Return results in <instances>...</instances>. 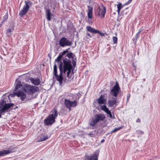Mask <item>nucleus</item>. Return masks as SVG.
Segmentation results:
<instances>
[{
    "instance_id": "obj_7",
    "label": "nucleus",
    "mask_w": 160,
    "mask_h": 160,
    "mask_svg": "<svg viewBox=\"0 0 160 160\" xmlns=\"http://www.w3.org/2000/svg\"><path fill=\"white\" fill-rule=\"evenodd\" d=\"M25 5L24 6L22 9L19 13V15L21 17L25 15L28 11L30 7L31 6L32 3L30 1H25Z\"/></svg>"
},
{
    "instance_id": "obj_8",
    "label": "nucleus",
    "mask_w": 160,
    "mask_h": 160,
    "mask_svg": "<svg viewBox=\"0 0 160 160\" xmlns=\"http://www.w3.org/2000/svg\"><path fill=\"white\" fill-rule=\"evenodd\" d=\"M120 91L121 88L118 83L116 82L115 85L111 89L110 93L112 96L116 98Z\"/></svg>"
},
{
    "instance_id": "obj_29",
    "label": "nucleus",
    "mask_w": 160,
    "mask_h": 160,
    "mask_svg": "<svg viewBox=\"0 0 160 160\" xmlns=\"http://www.w3.org/2000/svg\"><path fill=\"white\" fill-rule=\"evenodd\" d=\"M113 41L114 44H117L118 42V38L116 37H113Z\"/></svg>"
},
{
    "instance_id": "obj_26",
    "label": "nucleus",
    "mask_w": 160,
    "mask_h": 160,
    "mask_svg": "<svg viewBox=\"0 0 160 160\" xmlns=\"http://www.w3.org/2000/svg\"><path fill=\"white\" fill-rule=\"evenodd\" d=\"M116 103V101H109L108 104H109V106L111 107L115 104Z\"/></svg>"
},
{
    "instance_id": "obj_32",
    "label": "nucleus",
    "mask_w": 160,
    "mask_h": 160,
    "mask_svg": "<svg viewBox=\"0 0 160 160\" xmlns=\"http://www.w3.org/2000/svg\"><path fill=\"white\" fill-rule=\"evenodd\" d=\"M137 132L140 135H142L144 133V132L143 131L140 130L137 131Z\"/></svg>"
},
{
    "instance_id": "obj_35",
    "label": "nucleus",
    "mask_w": 160,
    "mask_h": 160,
    "mask_svg": "<svg viewBox=\"0 0 160 160\" xmlns=\"http://www.w3.org/2000/svg\"><path fill=\"white\" fill-rule=\"evenodd\" d=\"M132 0H128V1L125 3L126 5H128L132 1Z\"/></svg>"
},
{
    "instance_id": "obj_30",
    "label": "nucleus",
    "mask_w": 160,
    "mask_h": 160,
    "mask_svg": "<svg viewBox=\"0 0 160 160\" xmlns=\"http://www.w3.org/2000/svg\"><path fill=\"white\" fill-rule=\"evenodd\" d=\"M69 49V48H68L66 50L62 52H61V53L62 54V55H64L66 54V53H68L69 52L68 50Z\"/></svg>"
},
{
    "instance_id": "obj_1",
    "label": "nucleus",
    "mask_w": 160,
    "mask_h": 160,
    "mask_svg": "<svg viewBox=\"0 0 160 160\" xmlns=\"http://www.w3.org/2000/svg\"><path fill=\"white\" fill-rule=\"evenodd\" d=\"M22 86V84L21 82L18 80H16V85L14 88V91H15V93L13 94L5 93L3 96V99L1 100H10V97H13L16 95H17L18 97H20L22 100L25 99L26 97V95L22 91H18L17 92V90Z\"/></svg>"
},
{
    "instance_id": "obj_23",
    "label": "nucleus",
    "mask_w": 160,
    "mask_h": 160,
    "mask_svg": "<svg viewBox=\"0 0 160 160\" xmlns=\"http://www.w3.org/2000/svg\"><path fill=\"white\" fill-rule=\"evenodd\" d=\"M63 55L60 52L59 53V56L55 60V62H61V59L62 58Z\"/></svg>"
},
{
    "instance_id": "obj_13",
    "label": "nucleus",
    "mask_w": 160,
    "mask_h": 160,
    "mask_svg": "<svg viewBox=\"0 0 160 160\" xmlns=\"http://www.w3.org/2000/svg\"><path fill=\"white\" fill-rule=\"evenodd\" d=\"M65 105L69 109V110L70 111L71 107L76 106L77 104V101H65Z\"/></svg>"
},
{
    "instance_id": "obj_2",
    "label": "nucleus",
    "mask_w": 160,
    "mask_h": 160,
    "mask_svg": "<svg viewBox=\"0 0 160 160\" xmlns=\"http://www.w3.org/2000/svg\"><path fill=\"white\" fill-rule=\"evenodd\" d=\"M18 108L13 103H7L5 101H0V118L3 113L8 112Z\"/></svg>"
},
{
    "instance_id": "obj_10",
    "label": "nucleus",
    "mask_w": 160,
    "mask_h": 160,
    "mask_svg": "<svg viewBox=\"0 0 160 160\" xmlns=\"http://www.w3.org/2000/svg\"><path fill=\"white\" fill-rule=\"evenodd\" d=\"M106 11V8L102 4H101L97 9V11L98 12V15L101 18H104Z\"/></svg>"
},
{
    "instance_id": "obj_16",
    "label": "nucleus",
    "mask_w": 160,
    "mask_h": 160,
    "mask_svg": "<svg viewBox=\"0 0 160 160\" xmlns=\"http://www.w3.org/2000/svg\"><path fill=\"white\" fill-rule=\"evenodd\" d=\"M100 108L102 110L108 114L110 118H112V115L110 111L109 110L108 108H107V107L105 105H100Z\"/></svg>"
},
{
    "instance_id": "obj_9",
    "label": "nucleus",
    "mask_w": 160,
    "mask_h": 160,
    "mask_svg": "<svg viewBox=\"0 0 160 160\" xmlns=\"http://www.w3.org/2000/svg\"><path fill=\"white\" fill-rule=\"evenodd\" d=\"M59 69L60 70L59 75H58L57 74L55 75L56 79V80L59 82V83L60 85H62V81L63 79V77L62 76L63 74V68H62V62L59 65Z\"/></svg>"
},
{
    "instance_id": "obj_5",
    "label": "nucleus",
    "mask_w": 160,
    "mask_h": 160,
    "mask_svg": "<svg viewBox=\"0 0 160 160\" xmlns=\"http://www.w3.org/2000/svg\"><path fill=\"white\" fill-rule=\"evenodd\" d=\"M87 33H86V38L87 39H89L90 38H92V36L91 35L90 33L88 32V31L94 34L98 33L101 36H103L104 35L103 33L100 32L99 31L96 29L94 28H92L90 26H88L86 27Z\"/></svg>"
},
{
    "instance_id": "obj_34",
    "label": "nucleus",
    "mask_w": 160,
    "mask_h": 160,
    "mask_svg": "<svg viewBox=\"0 0 160 160\" xmlns=\"http://www.w3.org/2000/svg\"><path fill=\"white\" fill-rule=\"evenodd\" d=\"M142 30L141 29H139L138 30V32L136 34V35L138 36L140 34V33H141V32L142 31Z\"/></svg>"
},
{
    "instance_id": "obj_33",
    "label": "nucleus",
    "mask_w": 160,
    "mask_h": 160,
    "mask_svg": "<svg viewBox=\"0 0 160 160\" xmlns=\"http://www.w3.org/2000/svg\"><path fill=\"white\" fill-rule=\"evenodd\" d=\"M130 97V94L128 93L127 94V100H129Z\"/></svg>"
},
{
    "instance_id": "obj_43",
    "label": "nucleus",
    "mask_w": 160,
    "mask_h": 160,
    "mask_svg": "<svg viewBox=\"0 0 160 160\" xmlns=\"http://www.w3.org/2000/svg\"><path fill=\"white\" fill-rule=\"evenodd\" d=\"M64 100H68L66 99H65Z\"/></svg>"
},
{
    "instance_id": "obj_19",
    "label": "nucleus",
    "mask_w": 160,
    "mask_h": 160,
    "mask_svg": "<svg viewBox=\"0 0 160 160\" xmlns=\"http://www.w3.org/2000/svg\"><path fill=\"white\" fill-rule=\"evenodd\" d=\"M11 152L9 150H4L0 151V157L8 154Z\"/></svg>"
},
{
    "instance_id": "obj_44",
    "label": "nucleus",
    "mask_w": 160,
    "mask_h": 160,
    "mask_svg": "<svg viewBox=\"0 0 160 160\" xmlns=\"http://www.w3.org/2000/svg\"><path fill=\"white\" fill-rule=\"evenodd\" d=\"M78 95H80V94H79V93H78Z\"/></svg>"
},
{
    "instance_id": "obj_20",
    "label": "nucleus",
    "mask_w": 160,
    "mask_h": 160,
    "mask_svg": "<svg viewBox=\"0 0 160 160\" xmlns=\"http://www.w3.org/2000/svg\"><path fill=\"white\" fill-rule=\"evenodd\" d=\"M88 18L92 19V8L88 9Z\"/></svg>"
},
{
    "instance_id": "obj_42",
    "label": "nucleus",
    "mask_w": 160,
    "mask_h": 160,
    "mask_svg": "<svg viewBox=\"0 0 160 160\" xmlns=\"http://www.w3.org/2000/svg\"><path fill=\"white\" fill-rule=\"evenodd\" d=\"M2 23L0 24V27H1V26H2Z\"/></svg>"
},
{
    "instance_id": "obj_3",
    "label": "nucleus",
    "mask_w": 160,
    "mask_h": 160,
    "mask_svg": "<svg viewBox=\"0 0 160 160\" xmlns=\"http://www.w3.org/2000/svg\"><path fill=\"white\" fill-rule=\"evenodd\" d=\"M22 89L28 95H32L35 92L39 91V88L38 87L27 84L24 85Z\"/></svg>"
},
{
    "instance_id": "obj_37",
    "label": "nucleus",
    "mask_w": 160,
    "mask_h": 160,
    "mask_svg": "<svg viewBox=\"0 0 160 160\" xmlns=\"http://www.w3.org/2000/svg\"><path fill=\"white\" fill-rule=\"evenodd\" d=\"M11 28H9L7 30L6 32L7 33H9L10 32H11Z\"/></svg>"
},
{
    "instance_id": "obj_36",
    "label": "nucleus",
    "mask_w": 160,
    "mask_h": 160,
    "mask_svg": "<svg viewBox=\"0 0 160 160\" xmlns=\"http://www.w3.org/2000/svg\"><path fill=\"white\" fill-rule=\"evenodd\" d=\"M105 101H98V103L100 104H103L104 103Z\"/></svg>"
},
{
    "instance_id": "obj_39",
    "label": "nucleus",
    "mask_w": 160,
    "mask_h": 160,
    "mask_svg": "<svg viewBox=\"0 0 160 160\" xmlns=\"http://www.w3.org/2000/svg\"><path fill=\"white\" fill-rule=\"evenodd\" d=\"M88 22L89 24H92V21L88 20Z\"/></svg>"
},
{
    "instance_id": "obj_15",
    "label": "nucleus",
    "mask_w": 160,
    "mask_h": 160,
    "mask_svg": "<svg viewBox=\"0 0 160 160\" xmlns=\"http://www.w3.org/2000/svg\"><path fill=\"white\" fill-rule=\"evenodd\" d=\"M86 160H98V154L94 153L91 155L87 156Z\"/></svg>"
},
{
    "instance_id": "obj_41",
    "label": "nucleus",
    "mask_w": 160,
    "mask_h": 160,
    "mask_svg": "<svg viewBox=\"0 0 160 160\" xmlns=\"http://www.w3.org/2000/svg\"><path fill=\"white\" fill-rule=\"evenodd\" d=\"M104 139H103V140H101V142H104Z\"/></svg>"
},
{
    "instance_id": "obj_27",
    "label": "nucleus",
    "mask_w": 160,
    "mask_h": 160,
    "mask_svg": "<svg viewBox=\"0 0 160 160\" xmlns=\"http://www.w3.org/2000/svg\"><path fill=\"white\" fill-rule=\"evenodd\" d=\"M122 127H119L118 128H115L114 129L112 130V132H111V133H112L113 132H115L117 131L120 130V129H122Z\"/></svg>"
},
{
    "instance_id": "obj_4",
    "label": "nucleus",
    "mask_w": 160,
    "mask_h": 160,
    "mask_svg": "<svg viewBox=\"0 0 160 160\" xmlns=\"http://www.w3.org/2000/svg\"><path fill=\"white\" fill-rule=\"evenodd\" d=\"M51 112L52 113L48 116V118L44 120V123L47 125H51L54 123L58 115L57 111L55 109L52 111Z\"/></svg>"
},
{
    "instance_id": "obj_11",
    "label": "nucleus",
    "mask_w": 160,
    "mask_h": 160,
    "mask_svg": "<svg viewBox=\"0 0 160 160\" xmlns=\"http://www.w3.org/2000/svg\"><path fill=\"white\" fill-rule=\"evenodd\" d=\"M59 44L62 47H64L65 46L71 45L72 42L66 38L63 37L60 39L59 41Z\"/></svg>"
},
{
    "instance_id": "obj_38",
    "label": "nucleus",
    "mask_w": 160,
    "mask_h": 160,
    "mask_svg": "<svg viewBox=\"0 0 160 160\" xmlns=\"http://www.w3.org/2000/svg\"><path fill=\"white\" fill-rule=\"evenodd\" d=\"M141 122V120H140V119L139 118H138V119H137V120H136V122Z\"/></svg>"
},
{
    "instance_id": "obj_28",
    "label": "nucleus",
    "mask_w": 160,
    "mask_h": 160,
    "mask_svg": "<svg viewBox=\"0 0 160 160\" xmlns=\"http://www.w3.org/2000/svg\"><path fill=\"white\" fill-rule=\"evenodd\" d=\"M73 54L72 52H70L66 54V56L69 58H73L72 55Z\"/></svg>"
},
{
    "instance_id": "obj_22",
    "label": "nucleus",
    "mask_w": 160,
    "mask_h": 160,
    "mask_svg": "<svg viewBox=\"0 0 160 160\" xmlns=\"http://www.w3.org/2000/svg\"><path fill=\"white\" fill-rule=\"evenodd\" d=\"M123 7V6H122V4L121 3H119L117 5V12L118 14H120V10Z\"/></svg>"
},
{
    "instance_id": "obj_6",
    "label": "nucleus",
    "mask_w": 160,
    "mask_h": 160,
    "mask_svg": "<svg viewBox=\"0 0 160 160\" xmlns=\"http://www.w3.org/2000/svg\"><path fill=\"white\" fill-rule=\"evenodd\" d=\"M105 118L104 115L102 114H96L92 120L90 122V124L92 126H94L98 122L102 121Z\"/></svg>"
},
{
    "instance_id": "obj_17",
    "label": "nucleus",
    "mask_w": 160,
    "mask_h": 160,
    "mask_svg": "<svg viewBox=\"0 0 160 160\" xmlns=\"http://www.w3.org/2000/svg\"><path fill=\"white\" fill-rule=\"evenodd\" d=\"M30 81L33 84L36 85H38L41 83L40 80L39 78H32L30 79Z\"/></svg>"
},
{
    "instance_id": "obj_21",
    "label": "nucleus",
    "mask_w": 160,
    "mask_h": 160,
    "mask_svg": "<svg viewBox=\"0 0 160 160\" xmlns=\"http://www.w3.org/2000/svg\"><path fill=\"white\" fill-rule=\"evenodd\" d=\"M107 95L106 93L101 95L100 97L96 100H106Z\"/></svg>"
},
{
    "instance_id": "obj_14",
    "label": "nucleus",
    "mask_w": 160,
    "mask_h": 160,
    "mask_svg": "<svg viewBox=\"0 0 160 160\" xmlns=\"http://www.w3.org/2000/svg\"><path fill=\"white\" fill-rule=\"evenodd\" d=\"M74 69L73 68H69L66 69V71H68L67 72V77L68 78V80L69 82H71L72 80L74 78L73 76L72 75L73 74Z\"/></svg>"
},
{
    "instance_id": "obj_31",
    "label": "nucleus",
    "mask_w": 160,
    "mask_h": 160,
    "mask_svg": "<svg viewBox=\"0 0 160 160\" xmlns=\"http://www.w3.org/2000/svg\"><path fill=\"white\" fill-rule=\"evenodd\" d=\"M8 15H5V16H4L3 17V21L2 22V23L4 21H5V20H7L8 18Z\"/></svg>"
},
{
    "instance_id": "obj_18",
    "label": "nucleus",
    "mask_w": 160,
    "mask_h": 160,
    "mask_svg": "<svg viewBox=\"0 0 160 160\" xmlns=\"http://www.w3.org/2000/svg\"><path fill=\"white\" fill-rule=\"evenodd\" d=\"M47 15V18L48 21H50L51 20V16H52L50 12V10L48 8L46 11Z\"/></svg>"
},
{
    "instance_id": "obj_24",
    "label": "nucleus",
    "mask_w": 160,
    "mask_h": 160,
    "mask_svg": "<svg viewBox=\"0 0 160 160\" xmlns=\"http://www.w3.org/2000/svg\"><path fill=\"white\" fill-rule=\"evenodd\" d=\"M48 138V136L46 135H42L41 137V141H44Z\"/></svg>"
},
{
    "instance_id": "obj_40",
    "label": "nucleus",
    "mask_w": 160,
    "mask_h": 160,
    "mask_svg": "<svg viewBox=\"0 0 160 160\" xmlns=\"http://www.w3.org/2000/svg\"><path fill=\"white\" fill-rule=\"evenodd\" d=\"M73 65L74 67H75L76 65V62L74 61H73Z\"/></svg>"
},
{
    "instance_id": "obj_12",
    "label": "nucleus",
    "mask_w": 160,
    "mask_h": 160,
    "mask_svg": "<svg viewBox=\"0 0 160 160\" xmlns=\"http://www.w3.org/2000/svg\"><path fill=\"white\" fill-rule=\"evenodd\" d=\"M63 66L62 67L63 72L64 74L66 72V69L69 68H73V67L71 64V61L69 60H66L65 59L63 60Z\"/></svg>"
},
{
    "instance_id": "obj_25",
    "label": "nucleus",
    "mask_w": 160,
    "mask_h": 160,
    "mask_svg": "<svg viewBox=\"0 0 160 160\" xmlns=\"http://www.w3.org/2000/svg\"><path fill=\"white\" fill-rule=\"evenodd\" d=\"M57 68L56 65L55 64L54 65L53 68V73L54 76L57 75Z\"/></svg>"
}]
</instances>
